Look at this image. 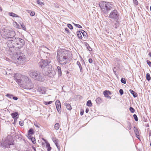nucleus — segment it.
Returning a JSON list of instances; mask_svg holds the SVG:
<instances>
[{
    "mask_svg": "<svg viewBox=\"0 0 151 151\" xmlns=\"http://www.w3.org/2000/svg\"><path fill=\"white\" fill-rule=\"evenodd\" d=\"M14 78L20 86L23 88L31 89L34 87V84L28 76L19 73L15 74Z\"/></svg>",
    "mask_w": 151,
    "mask_h": 151,
    "instance_id": "1",
    "label": "nucleus"
},
{
    "mask_svg": "<svg viewBox=\"0 0 151 151\" xmlns=\"http://www.w3.org/2000/svg\"><path fill=\"white\" fill-rule=\"evenodd\" d=\"M50 63V61L47 60L42 59L40 61L39 65L40 67L41 68L44 69L42 72L43 75L47 76L49 77H52L55 75L56 73L53 68H52V66L48 65V64Z\"/></svg>",
    "mask_w": 151,
    "mask_h": 151,
    "instance_id": "2",
    "label": "nucleus"
},
{
    "mask_svg": "<svg viewBox=\"0 0 151 151\" xmlns=\"http://www.w3.org/2000/svg\"><path fill=\"white\" fill-rule=\"evenodd\" d=\"M68 53V52L65 50H62L58 51L57 58L60 63L64 65L66 64Z\"/></svg>",
    "mask_w": 151,
    "mask_h": 151,
    "instance_id": "3",
    "label": "nucleus"
},
{
    "mask_svg": "<svg viewBox=\"0 0 151 151\" xmlns=\"http://www.w3.org/2000/svg\"><path fill=\"white\" fill-rule=\"evenodd\" d=\"M1 34L2 38L7 40L11 38L16 35L15 32L13 30L3 29L1 31Z\"/></svg>",
    "mask_w": 151,
    "mask_h": 151,
    "instance_id": "4",
    "label": "nucleus"
},
{
    "mask_svg": "<svg viewBox=\"0 0 151 151\" xmlns=\"http://www.w3.org/2000/svg\"><path fill=\"white\" fill-rule=\"evenodd\" d=\"M99 6L102 11L104 14H107L113 9V5L110 3L103 1L100 2Z\"/></svg>",
    "mask_w": 151,
    "mask_h": 151,
    "instance_id": "5",
    "label": "nucleus"
},
{
    "mask_svg": "<svg viewBox=\"0 0 151 151\" xmlns=\"http://www.w3.org/2000/svg\"><path fill=\"white\" fill-rule=\"evenodd\" d=\"M29 76L35 80L42 81L43 78L41 73L36 70H31L29 72Z\"/></svg>",
    "mask_w": 151,
    "mask_h": 151,
    "instance_id": "6",
    "label": "nucleus"
},
{
    "mask_svg": "<svg viewBox=\"0 0 151 151\" xmlns=\"http://www.w3.org/2000/svg\"><path fill=\"white\" fill-rule=\"evenodd\" d=\"M15 47L20 48L22 47L25 44L24 40L19 37L15 38Z\"/></svg>",
    "mask_w": 151,
    "mask_h": 151,
    "instance_id": "7",
    "label": "nucleus"
},
{
    "mask_svg": "<svg viewBox=\"0 0 151 151\" xmlns=\"http://www.w3.org/2000/svg\"><path fill=\"white\" fill-rule=\"evenodd\" d=\"M119 13L115 9L111 12L108 17L115 21H117L119 18Z\"/></svg>",
    "mask_w": 151,
    "mask_h": 151,
    "instance_id": "8",
    "label": "nucleus"
},
{
    "mask_svg": "<svg viewBox=\"0 0 151 151\" xmlns=\"http://www.w3.org/2000/svg\"><path fill=\"white\" fill-rule=\"evenodd\" d=\"M13 144L12 139H9L8 138L4 139L2 141L1 145L6 147H9V146Z\"/></svg>",
    "mask_w": 151,
    "mask_h": 151,
    "instance_id": "9",
    "label": "nucleus"
},
{
    "mask_svg": "<svg viewBox=\"0 0 151 151\" xmlns=\"http://www.w3.org/2000/svg\"><path fill=\"white\" fill-rule=\"evenodd\" d=\"M17 63L18 64H21L24 62L25 59V56L23 55V54H21L19 57L17 58Z\"/></svg>",
    "mask_w": 151,
    "mask_h": 151,
    "instance_id": "10",
    "label": "nucleus"
},
{
    "mask_svg": "<svg viewBox=\"0 0 151 151\" xmlns=\"http://www.w3.org/2000/svg\"><path fill=\"white\" fill-rule=\"evenodd\" d=\"M15 38L12 39V40H8L7 42V45L9 47H15L14 43Z\"/></svg>",
    "mask_w": 151,
    "mask_h": 151,
    "instance_id": "11",
    "label": "nucleus"
},
{
    "mask_svg": "<svg viewBox=\"0 0 151 151\" xmlns=\"http://www.w3.org/2000/svg\"><path fill=\"white\" fill-rule=\"evenodd\" d=\"M55 105L57 111L59 113L61 112V104L60 101L57 100L55 102Z\"/></svg>",
    "mask_w": 151,
    "mask_h": 151,
    "instance_id": "12",
    "label": "nucleus"
},
{
    "mask_svg": "<svg viewBox=\"0 0 151 151\" xmlns=\"http://www.w3.org/2000/svg\"><path fill=\"white\" fill-rule=\"evenodd\" d=\"M37 90L39 92L41 93L42 94H43L45 93L46 89L44 87H39L38 88Z\"/></svg>",
    "mask_w": 151,
    "mask_h": 151,
    "instance_id": "13",
    "label": "nucleus"
},
{
    "mask_svg": "<svg viewBox=\"0 0 151 151\" xmlns=\"http://www.w3.org/2000/svg\"><path fill=\"white\" fill-rule=\"evenodd\" d=\"M134 130L136 137L138 139H139V134L138 129L136 127H134Z\"/></svg>",
    "mask_w": 151,
    "mask_h": 151,
    "instance_id": "14",
    "label": "nucleus"
},
{
    "mask_svg": "<svg viewBox=\"0 0 151 151\" xmlns=\"http://www.w3.org/2000/svg\"><path fill=\"white\" fill-rule=\"evenodd\" d=\"M45 143H46V147L47 148V151H50L52 149L51 147H50V144L47 142V141L45 140Z\"/></svg>",
    "mask_w": 151,
    "mask_h": 151,
    "instance_id": "15",
    "label": "nucleus"
},
{
    "mask_svg": "<svg viewBox=\"0 0 151 151\" xmlns=\"http://www.w3.org/2000/svg\"><path fill=\"white\" fill-rule=\"evenodd\" d=\"M28 134L27 137H30L32 135L34 134L33 132V129L31 128L28 131Z\"/></svg>",
    "mask_w": 151,
    "mask_h": 151,
    "instance_id": "16",
    "label": "nucleus"
},
{
    "mask_svg": "<svg viewBox=\"0 0 151 151\" xmlns=\"http://www.w3.org/2000/svg\"><path fill=\"white\" fill-rule=\"evenodd\" d=\"M8 14L9 15L12 17H19L18 15L12 12H9L8 13Z\"/></svg>",
    "mask_w": 151,
    "mask_h": 151,
    "instance_id": "17",
    "label": "nucleus"
},
{
    "mask_svg": "<svg viewBox=\"0 0 151 151\" xmlns=\"http://www.w3.org/2000/svg\"><path fill=\"white\" fill-rule=\"evenodd\" d=\"M64 105L68 110H70L72 109L71 107L69 104L65 102L64 103Z\"/></svg>",
    "mask_w": 151,
    "mask_h": 151,
    "instance_id": "18",
    "label": "nucleus"
},
{
    "mask_svg": "<svg viewBox=\"0 0 151 151\" xmlns=\"http://www.w3.org/2000/svg\"><path fill=\"white\" fill-rule=\"evenodd\" d=\"M129 91L134 97H136L137 96V94L135 91L131 89H130Z\"/></svg>",
    "mask_w": 151,
    "mask_h": 151,
    "instance_id": "19",
    "label": "nucleus"
},
{
    "mask_svg": "<svg viewBox=\"0 0 151 151\" xmlns=\"http://www.w3.org/2000/svg\"><path fill=\"white\" fill-rule=\"evenodd\" d=\"M18 115V113L17 112H15L14 113H12L11 114V116L14 119L16 117H17ZM15 120V119H14ZM15 121V120H14Z\"/></svg>",
    "mask_w": 151,
    "mask_h": 151,
    "instance_id": "20",
    "label": "nucleus"
},
{
    "mask_svg": "<svg viewBox=\"0 0 151 151\" xmlns=\"http://www.w3.org/2000/svg\"><path fill=\"white\" fill-rule=\"evenodd\" d=\"M77 35L78 37L80 39H81L82 38V37L81 34V33L80 31H78L77 32Z\"/></svg>",
    "mask_w": 151,
    "mask_h": 151,
    "instance_id": "21",
    "label": "nucleus"
},
{
    "mask_svg": "<svg viewBox=\"0 0 151 151\" xmlns=\"http://www.w3.org/2000/svg\"><path fill=\"white\" fill-rule=\"evenodd\" d=\"M60 127V126L58 123H57L55 125L54 128L55 129L58 130V129Z\"/></svg>",
    "mask_w": 151,
    "mask_h": 151,
    "instance_id": "22",
    "label": "nucleus"
},
{
    "mask_svg": "<svg viewBox=\"0 0 151 151\" xmlns=\"http://www.w3.org/2000/svg\"><path fill=\"white\" fill-rule=\"evenodd\" d=\"M109 94H111L110 92L109 91H105L103 92V94L105 97L109 95Z\"/></svg>",
    "mask_w": 151,
    "mask_h": 151,
    "instance_id": "23",
    "label": "nucleus"
},
{
    "mask_svg": "<svg viewBox=\"0 0 151 151\" xmlns=\"http://www.w3.org/2000/svg\"><path fill=\"white\" fill-rule=\"evenodd\" d=\"M77 64L78 66L80 69V72H81L82 70V67L80 62L78 61L77 62Z\"/></svg>",
    "mask_w": 151,
    "mask_h": 151,
    "instance_id": "24",
    "label": "nucleus"
},
{
    "mask_svg": "<svg viewBox=\"0 0 151 151\" xmlns=\"http://www.w3.org/2000/svg\"><path fill=\"white\" fill-rule=\"evenodd\" d=\"M13 25L15 27L17 28H19V26L16 22H13Z\"/></svg>",
    "mask_w": 151,
    "mask_h": 151,
    "instance_id": "25",
    "label": "nucleus"
},
{
    "mask_svg": "<svg viewBox=\"0 0 151 151\" xmlns=\"http://www.w3.org/2000/svg\"><path fill=\"white\" fill-rule=\"evenodd\" d=\"M57 69L58 70V73L59 74V75L60 76H61L62 75V72L61 70V68L60 66H58L57 67Z\"/></svg>",
    "mask_w": 151,
    "mask_h": 151,
    "instance_id": "26",
    "label": "nucleus"
},
{
    "mask_svg": "<svg viewBox=\"0 0 151 151\" xmlns=\"http://www.w3.org/2000/svg\"><path fill=\"white\" fill-rule=\"evenodd\" d=\"M52 140L55 145H57L58 144V143L59 141L58 139H57L56 138H53L52 139Z\"/></svg>",
    "mask_w": 151,
    "mask_h": 151,
    "instance_id": "27",
    "label": "nucleus"
},
{
    "mask_svg": "<svg viewBox=\"0 0 151 151\" xmlns=\"http://www.w3.org/2000/svg\"><path fill=\"white\" fill-rule=\"evenodd\" d=\"M86 105L87 106L91 107L92 106V103L91 101L90 100H89L87 103Z\"/></svg>",
    "mask_w": 151,
    "mask_h": 151,
    "instance_id": "28",
    "label": "nucleus"
},
{
    "mask_svg": "<svg viewBox=\"0 0 151 151\" xmlns=\"http://www.w3.org/2000/svg\"><path fill=\"white\" fill-rule=\"evenodd\" d=\"M146 79L148 81H149L151 79V77L150 76V74L149 73H147L146 74Z\"/></svg>",
    "mask_w": 151,
    "mask_h": 151,
    "instance_id": "29",
    "label": "nucleus"
},
{
    "mask_svg": "<svg viewBox=\"0 0 151 151\" xmlns=\"http://www.w3.org/2000/svg\"><path fill=\"white\" fill-rule=\"evenodd\" d=\"M37 4L41 6L43 5L44 4L43 2H41L39 0H37Z\"/></svg>",
    "mask_w": 151,
    "mask_h": 151,
    "instance_id": "30",
    "label": "nucleus"
},
{
    "mask_svg": "<svg viewBox=\"0 0 151 151\" xmlns=\"http://www.w3.org/2000/svg\"><path fill=\"white\" fill-rule=\"evenodd\" d=\"M119 23L116 21V23H115L114 25H113V27L115 28H117L119 27Z\"/></svg>",
    "mask_w": 151,
    "mask_h": 151,
    "instance_id": "31",
    "label": "nucleus"
},
{
    "mask_svg": "<svg viewBox=\"0 0 151 151\" xmlns=\"http://www.w3.org/2000/svg\"><path fill=\"white\" fill-rule=\"evenodd\" d=\"M86 46L87 47V49L90 51H91L92 50V49L90 47L89 45L87 43V45H86Z\"/></svg>",
    "mask_w": 151,
    "mask_h": 151,
    "instance_id": "32",
    "label": "nucleus"
},
{
    "mask_svg": "<svg viewBox=\"0 0 151 151\" xmlns=\"http://www.w3.org/2000/svg\"><path fill=\"white\" fill-rule=\"evenodd\" d=\"M121 82L124 83L125 84L126 83V80L124 78H122L121 80Z\"/></svg>",
    "mask_w": 151,
    "mask_h": 151,
    "instance_id": "33",
    "label": "nucleus"
},
{
    "mask_svg": "<svg viewBox=\"0 0 151 151\" xmlns=\"http://www.w3.org/2000/svg\"><path fill=\"white\" fill-rule=\"evenodd\" d=\"M52 101H50L48 102H46V101H45V102H44V103L45 105H47V104H52Z\"/></svg>",
    "mask_w": 151,
    "mask_h": 151,
    "instance_id": "34",
    "label": "nucleus"
},
{
    "mask_svg": "<svg viewBox=\"0 0 151 151\" xmlns=\"http://www.w3.org/2000/svg\"><path fill=\"white\" fill-rule=\"evenodd\" d=\"M73 24L76 27H77L78 28H82V27L79 24H75L74 23H73Z\"/></svg>",
    "mask_w": 151,
    "mask_h": 151,
    "instance_id": "35",
    "label": "nucleus"
},
{
    "mask_svg": "<svg viewBox=\"0 0 151 151\" xmlns=\"http://www.w3.org/2000/svg\"><path fill=\"white\" fill-rule=\"evenodd\" d=\"M31 139L32 142L34 144H35L36 142V141L35 140V138L33 137H32L31 138Z\"/></svg>",
    "mask_w": 151,
    "mask_h": 151,
    "instance_id": "36",
    "label": "nucleus"
},
{
    "mask_svg": "<svg viewBox=\"0 0 151 151\" xmlns=\"http://www.w3.org/2000/svg\"><path fill=\"white\" fill-rule=\"evenodd\" d=\"M101 101V99L100 98H98L96 100V101L97 103H100Z\"/></svg>",
    "mask_w": 151,
    "mask_h": 151,
    "instance_id": "37",
    "label": "nucleus"
},
{
    "mask_svg": "<svg viewBox=\"0 0 151 151\" xmlns=\"http://www.w3.org/2000/svg\"><path fill=\"white\" fill-rule=\"evenodd\" d=\"M82 31H83V33H82V34L84 37H87V34L86 32L84 31L83 30H82Z\"/></svg>",
    "mask_w": 151,
    "mask_h": 151,
    "instance_id": "38",
    "label": "nucleus"
},
{
    "mask_svg": "<svg viewBox=\"0 0 151 151\" xmlns=\"http://www.w3.org/2000/svg\"><path fill=\"white\" fill-rule=\"evenodd\" d=\"M129 110L131 112H132V113H133L135 111L134 109L133 108H132V107H130Z\"/></svg>",
    "mask_w": 151,
    "mask_h": 151,
    "instance_id": "39",
    "label": "nucleus"
},
{
    "mask_svg": "<svg viewBox=\"0 0 151 151\" xmlns=\"http://www.w3.org/2000/svg\"><path fill=\"white\" fill-rule=\"evenodd\" d=\"M133 117L134 118V119L135 121H137L138 120V119L137 118V115L135 114H134L133 115Z\"/></svg>",
    "mask_w": 151,
    "mask_h": 151,
    "instance_id": "40",
    "label": "nucleus"
},
{
    "mask_svg": "<svg viewBox=\"0 0 151 151\" xmlns=\"http://www.w3.org/2000/svg\"><path fill=\"white\" fill-rule=\"evenodd\" d=\"M34 125L36 127H37V128H40V124L38 123H37V122H35L34 123Z\"/></svg>",
    "mask_w": 151,
    "mask_h": 151,
    "instance_id": "41",
    "label": "nucleus"
},
{
    "mask_svg": "<svg viewBox=\"0 0 151 151\" xmlns=\"http://www.w3.org/2000/svg\"><path fill=\"white\" fill-rule=\"evenodd\" d=\"M127 127L128 128V129H129V130H131V129L132 126L131 124L130 123H128Z\"/></svg>",
    "mask_w": 151,
    "mask_h": 151,
    "instance_id": "42",
    "label": "nucleus"
},
{
    "mask_svg": "<svg viewBox=\"0 0 151 151\" xmlns=\"http://www.w3.org/2000/svg\"><path fill=\"white\" fill-rule=\"evenodd\" d=\"M67 26L70 29H73V26L71 24H67Z\"/></svg>",
    "mask_w": 151,
    "mask_h": 151,
    "instance_id": "43",
    "label": "nucleus"
},
{
    "mask_svg": "<svg viewBox=\"0 0 151 151\" xmlns=\"http://www.w3.org/2000/svg\"><path fill=\"white\" fill-rule=\"evenodd\" d=\"M133 2L136 5H137L138 4V2L137 0H133Z\"/></svg>",
    "mask_w": 151,
    "mask_h": 151,
    "instance_id": "44",
    "label": "nucleus"
},
{
    "mask_svg": "<svg viewBox=\"0 0 151 151\" xmlns=\"http://www.w3.org/2000/svg\"><path fill=\"white\" fill-rule=\"evenodd\" d=\"M19 124L21 126L24 125V122L22 121H20L19 122Z\"/></svg>",
    "mask_w": 151,
    "mask_h": 151,
    "instance_id": "45",
    "label": "nucleus"
},
{
    "mask_svg": "<svg viewBox=\"0 0 151 151\" xmlns=\"http://www.w3.org/2000/svg\"><path fill=\"white\" fill-rule=\"evenodd\" d=\"M21 26L22 29L24 30H25L26 29V28L24 26V24H22V25Z\"/></svg>",
    "mask_w": 151,
    "mask_h": 151,
    "instance_id": "46",
    "label": "nucleus"
},
{
    "mask_svg": "<svg viewBox=\"0 0 151 151\" xmlns=\"http://www.w3.org/2000/svg\"><path fill=\"white\" fill-rule=\"evenodd\" d=\"M56 147H57L59 151H60V145L59 144H58L57 145H55Z\"/></svg>",
    "mask_w": 151,
    "mask_h": 151,
    "instance_id": "47",
    "label": "nucleus"
},
{
    "mask_svg": "<svg viewBox=\"0 0 151 151\" xmlns=\"http://www.w3.org/2000/svg\"><path fill=\"white\" fill-rule=\"evenodd\" d=\"M119 93L121 95H122L123 94L124 92L123 91L122 89H120L119 91Z\"/></svg>",
    "mask_w": 151,
    "mask_h": 151,
    "instance_id": "48",
    "label": "nucleus"
},
{
    "mask_svg": "<svg viewBox=\"0 0 151 151\" xmlns=\"http://www.w3.org/2000/svg\"><path fill=\"white\" fill-rule=\"evenodd\" d=\"M147 64H148V65L150 66V67H151V62H150V61H149V60H147Z\"/></svg>",
    "mask_w": 151,
    "mask_h": 151,
    "instance_id": "49",
    "label": "nucleus"
},
{
    "mask_svg": "<svg viewBox=\"0 0 151 151\" xmlns=\"http://www.w3.org/2000/svg\"><path fill=\"white\" fill-rule=\"evenodd\" d=\"M35 15V13L34 12H31L30 13V16H33Z\"/></svg>",
    "mask_w": 151,
    "mask_h": 151,
    "instance_id": "50",
    "label": "nucleus"
},
{
    "mask_svg": "<svg viewBox=\"0 0 151 151\" xmlns=\"http://www.w3.org/2000/svg\"><path fill=\"white\" fill-rule=\"evenodd\" d=\"M6 96L10 99H11L12 96H13L12 95H10V94H7L6 95Z\"/></svg>",
    "mask_w": 151,
    "mask_h": 151,
    "instance_id": "51",
    "label": "nucleus"
},
{
    "mask_svg": "<svg viewBox=\"0 0 151 151\" xmlns=\"http://www.w3.org/2000/svg\"><path fill=\"white\" fill-rule=\"evenodd\" d=\"M88 62H89L90 63H92L93 62V60H92V59L91 58H90L88 60Z\"/></svg>",
    "mask_w": 151,
    "mask_h": 151,
    "instance_id": "52",
    "label": "nucleus"
},
{
    "mask_svg": "<svg viewBox=\"0 0 151 151\" xmlns=\"http://www.w3.org/2000/svg\"><path fill=\"white\" fill-rule=\"evenodd\" d=\"M65 30L66 32H67L68 33L69 32V30L67 28H65Z\"/></svg>",
    "mask_w": 151,
    "mask_h": 151,
    "instance_id": "53",
    "label": "nucleus"
},
{
    "mask_svg": "<svg viewBox=\"0 0 151 151\" xmlns=\"http://www.w3.org/2000/svg\"><path fill=\"white\" fill-rule=\"evenodd\" d=\"M13 99L15 100H17L18 99V98L17 97L14 96L12 98Z\"/></svg>",
    "mask_w": 151,
    "mask_h": 151,
    "instance_id": "54",
    "label": "nucleus"
},
{
    "mask_svg": "<svg viewBox=\"0 0 151 151\" xmlns=\"http://www.w3.org/2000/svg\"><path fill=\"white\" fill-rule=\"evenodd\" d=\"M89 111V109L88 108H86V113H88Z\"/></svg>",
    "mask_w": 151,
    "mask_h": 151,
    "instance_id": "55",
    "label": "nucleus"
},
{
    "mask_svg": "<svg viewBox=\"0 0 151 151\" xmlns=\"http://www.w3.org/2000/svg\"><path fill=\"white\" fill-rule=\"evenodd\" d=\"M83 113H84V111H81V112L80 113L81 115H83Z\"/></svg>",
    "mask_w": 151,
    "mask_h": 151,
    "instance_id": "56",
    "label": "nucleus"
},
{
    "mask_svg": "<svg viewBox=\"0 0 151 151\" xmlns=\"http://www.w3.org/2000/svg\"><path fill=\"white\" fill-rule=\"evenodd\" d=\"M115 68L114 67V68L113 69V72H114V73L116 74V71L114 70V69H115Z\"/></svg>",
    "mask_w": 151,
    "mask_h": 151,
    "instance_id": "57",
    "label": "nucleus"
},
{
    "mask_svg": "<svg viewBox=\"0 0 151 151\" xmlns=\"http://www.w3.org/2000/svg\"><path fill=\"white\" fill-rule=\"evenodd\" d=\"M106 97L108 98H109L110 99L111 98V97L110 96H109V95H108L107 96H106Z\"/></svg>",
    "mask_w": 151,
    "mask_h": 151,
    "instance_id": "58",
    "label": "nucleus"
},
{
    "mask_svg": "<svg viewBox=\"0 0 151 151\" xmlns=\"http://www.w3.org/2000/svg\"><path fill=\"white\" fill-rule=\"evenodd\" d=\"M149 55L151 57V52H150L149 53Z\"/></svg>",
    "mask_w": 151,
    "mask_h": 151,
    "instance_id": "59",
    "label": "nucleus"
},
{
    "mask_svg": "<svg viewBox=\"0 0 151 151\" xmlns=\"http://www.w3.org/2000/svg\"><path fill=\"white\" fill-rule=\"evenodd\" d=\"M33 149L34 151H36V149L35 147H33Z\"/></svg>",
    "mask_w": 151,
    "mask_h": 151,
    "instance_id": "60",
    "label": "nucleus"
},
{
    "mask_svg": "<svg viewBox=\"0 0 151 151\" xmlns=\"http://www.w3.org/2000/svg\"><path fill=\"white\" fill-rule=\"evenodd\" d=\"M2 11V9L1 8V7L0 6V11Z\"/></svg>",
    "mask_w": 151,
    "mask_h": 151,
    "instance_id": "61",
    "label": "nucleus"
},
{
    "mask_svg": "<svg viewBox=\"0 0 151 151\" xmlns=\"http://www.w3.org/2000/svg\"><path fill=\"white\" fill-rule=\"evenodd\" d=\"M19 24H20L21 25H22V24H23V23L22 22L20 23Z\"/></svg>",
    "mask_w": 151,
    "mask_h": 151,
    "instance_id": "62",
    "label": "nucleus"
},
{
    "mask_svg": "<svg viewBox=\"0 0 151 151\" xmlns=\"http://www.w3.org/2000/svg\"><path fill=\"white\" fill-rule=\"evenodd\" d=\"M150 11H151V6L150 7Z\"/></svg>",
    "mask_w": 151,
    "mask_h": 151,
    "instance_id": "63",
    "label": "nucleus"
},
{
    "mask_svg": "<svg viewBox=\"0 0 151 151\" xmlns=\"http://www.w3.org/2000/svg\"><path fill=\"white\" fill-rule=\"evenodd\" d=\"M150 146H151V142H150Z\"/></svg>",
    "mask_w": 151,
    "mask_h": 151,
    "instance_id": "64",
    "label": "nucleus"
}]
</instances>
